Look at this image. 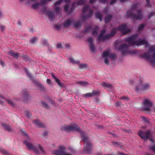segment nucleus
I'll use <instances>...</instances> for the list:
<instances>
[{
    "label": "nucleus",
    "instance_id": "nucleus-31",
    "mask_svg": "<svg viewBox=\"0 0 155 155\" xmlns=\"http://www.w3.org/2000/svg\"><path fill=\"white\" fill-rule=\"evenodd\" d=\"M86 2V0H79L76 3V4L78 5H81L84 4Z\"/></svg>",
    "mask_w": 155,
    "mask_h": 155
},
{
    "label": "nucleus",
    "instance_id": "nucleus-38",
    "mask_svg": "<svg viewBox=\"0 0 155 155\" xmlns=\"http://www.w3.org/2000/svg\"><path fill=\"white\" fill-rule=\"evenodd\" d=\"M2 125L4 127L6 130H7L8 131H10L11 130V128L8 126L4 124H2Z\"/></svg>",
    "mask_w": 155,
    "mask_h": 155
},
{
    "label": "nucleus",
    "instance_id": "nucleus-30",
    "mask_svg": "<svg viewBox=\"0 0 155 155\" xmlns=\"http://www.w3.org/2000/svg\"><path fill=\"white\" fill-rule=\"evenodd\" d=\"M112 17V16L110 15H109L107 17H106L104 19L105 23H107L109 22Z\"/></svg>",
    "mask_w": 155,
    "mask_h": 155
},
{
    "label": "nucleus",
    "instance_id": "nucleus-22",
    "mask_svg": "<svg viewBox=\"0 0 155 155\" xmlns=\"http://www.w3.org/2000/svg\"><path fill=\"white\" fill-rule=\"evenodd\" d=\"M34 123L35 125L38 127H44L45 125L40 122L38 120H35L34 121Z\"/></svg>",
    "mask_w": 155,
    "mask_h": 155
},
{
    "label": "nucleus",
    "instance_id": "nucleus-56",
    "mask_svg": "<svg viewBox=\"0 0 155 155\" xmlns=\"http://www.w3.org/2000/svg\"><path fill=\"white\" fill-rule=\"evenodd\" d=\"M46 82L48 84H51V80L49 79H47L46 80Z\"/></svg>",
    "mask_w": 155,
    "mask_h": 155
},
{
    "label": "nucleus",
    "instance_id": "nucleus-39",
    "mask_svg": "<svg viewBox=\"0 0 155 155\" xmlns=\"http://www.w3.org/2000/svg\"><path fill=\"white\" fill-rule=\"evenodd\" d=\"M149 51L151 52L155 51V45H153L150 48Z\"/></svg>",
    "mask_w": 155,
    "mask_h": 155
},
{
    "label": "nucleus",
    "instance_id": "nucleus-34",
    "mask_svg": "<svg viewBox=\"0 0 155 155\" xmlns=\"http://www.w3.org/2000/svg\"><path fill=\"white\" fill-rule=\"evenodd\" d=\"M81 21H78L74 24V26L75 28H78L81 26Z\"/></svg>",
    "mask_w": 155,
    "mask_h": 155
},
{
    "label": "nucleus",
    "instance_id": "nucleus-14",
    "mask_svg": "<svg viewBox=\"0 0 155 155\" xmlns=\"http://www.w3.org/2000/svg\"><path fill=\"white\" fill-rule=\"evenodd\" d=\"M129 48V45L125 44L121 45L118 48V50L122 52L123 54L127 52V50Z\"/></svg>",
    "mask_w": 155,
    "mask_h": 155
},
{
    "label": "nucleus",
    "instance_id": "nucleus-6",
    "mask_svg": "<svg viewBox=\"0 0 155 155\" xmlns=\"http://www.w3.org/2000/svg\"><path fill=\"white\" fill-rule=\"evenodd\" d=\"M150 84L148 83L142 84V81L140 80L139 81V82L135 86V91L140 93H142L146 91L149 89Z\"/></svg>",
    "mask_w": 155,
    "mask_h": 155
},
{
    "label": "nucleus",
    "instance_id": "nucleus-55",
    "mask_svg": "<svg viewBox=\"0 0 155 155\" xmlns=\"http://www.w3.org/2000/svg\"><path fill=\"white\" fill-rule=\"evenodd\" d=\"M25 71H26V73L28 75V76L30 78H32V76L31 75L28 73V72L27 69H25Z\"/></svg>",
    "mask_w": 155,
    "mask_h": 155
},
{
    "label": "nucleus",
    "instance_id": "nucleus-43",
    "mask_svg": "<svg viewBox=\"0 0 155 155\" xmlns=\"http://www.w3.org/2000/svg\"><path fill=\"white\" fill-rule=\"evenodd\" d=\"M120 100L123 99V100H126L127 101H128L129 100L128 97L127 96H125L121 97L120 98Z\"/></svg>",
    "mask_w": 155,
    "mask_h": 155
},
{
    "label": "nucleus",
    "instance_id": "nucleus-40",
    "mask_svg": "<svg viewBox=\"0 0 155 155\" xmlns=\"http://www.w3.org/2000/svg\"><path fill=\"white\" fill-rule=\"evenodd\" d=\"M25 113L26 116L28 118L30 117L31 116V113L28 111H25Z\"/></svg>",
    "mask_w": 155,
    "mask_h": 155
},
{
    "label": "nucleus",
    "instance_id": "nucleus-53",
    "mask_svg": "<svg viewBox=\"0 0 155 155\" xmlns=\"http://www.w3.org/2000/svg\"><path fill=\"white\" fill-rule=\"evenodd\" d=\"M69 8V6L68 5H66L64 7V10L66 12H68Z\"/></svg>",
    "mask_w": 155,
    "mask_h": 155
},
{
    "label": "nucleus",
    "instance_id": "nucleus-63",
    "mask_svg": "<svg viewBox=\"0 0 155 155\" xmlns=\"http://www.w3.org/2000/svg\"><path fill=\"white\" fill-rule=\"evenodd\" d=\"M39 86L41 87V90H42L44 89V86L43 85L40 84Z\"/></svg>",
    "mask_w": 155,
    "mask_h": 155
},
{
    "label": "nucleus",
    "instance_id": "nucleus-42",
    "mask_svg": "<svg viewBox=\"0 0 155 155\" xmlns=\"http://www.w3.org/2000/svg\"><path fill=\"white\" fill-rule=\"evenodd\" d=\"M145 26V25L144 24H142L140 25L138 28V30L139 31H141L142 30Z\"/></svg>",
    "mask_w": 155,
    "mask_h": 155
},
{
    "label": "nucleus",
    "instance_id": "nucleus-23",
    "mask_svg": "<svg viewBox=\"0 0 155 155\" xmlns=\"http://www.w3.org/2000/svg\"><path fill=\"white\" fill-rule=\"evenodd\" d=\"M0 152L4 155H11V154L8 151L1 147H0Z\"/></svg>",
    "mask_w": 155,
    "mask_h": 155
},
{
    "label": "nucleus",
    "instance_id": "nucleus-59",
    "mask_svg": "<svg viewBox=\"0 0 155 155\" xmlns=\"http://www.w3.org/2000/svg\"><path fill=\"white\" fill-rule=\"evenodd\" d=\"M51 77H53L54 79L55 80L56 79H57L58 78L57 77H56L54 74H52L51 75Z\"/></svg>",
    "mask_w": 155,
    "mask_h": 155
},
{
    "label": "nucleus",
    "instance_id": "nucleus-4",
    "mask_svg": "<svg viewBox=\"0 0 155 155\" xmlns=\"http://www.w3.org/2000/svg\"><path fill=\"white\" fill-rule=\"evenodd\" d=\"M138 36L137 35L127 38L125 40L130 42V45L134 46L137 45L140 46L143 44H147V45H149V43H147V41L145 38L143 39H140L138 40H136Z\"/></svg>",
    "mask_w": 155,
    "mask_h": 155
},
{
    "label": "nucleus",
    "instance_id": "nucleus-64",
    "mask_svg": "<svg viewBox=\"0 0 155 155\" xmlns=\"http://www.w3.org/2000/svg\"><path fill=\"white\" fill-rule=\"evenodd\" d=\"M17 24L18 25H21L22 24V23H21V22L20 21H18Z\"/></svg>",
    "mask_w": 155,
    "mask_h": 155
},
{
    "label": "nucleus",
    "instance_id": "nucleus-16",
    "mask_svg": "<svg viewBox=\"0 0 155 155\" xmlns=\"http://www.w3.org/2000/svg\"><path fill=\"white\" fill-rule=\"evenodd\" d=\"M87 41L89 43V45L90 47L91 50L93 52H95V48L93 44V40L92 38L89 37L87 39Z\"/></svg>",
    "mask_w": 155,
    "mask_h": 155
},
{
    "label": "nucleus",
    "instance_id": "nucleus-37",
    "mask_svg": "<svg viewBox=\"0 0 155 155\" xmlns=\"http://www.w3.org/2000/svg\"><path fill=\"white\" fill-rule=\"evenodd\" d=\"M38 39L36 37L33 38H31L30 40V41L31 43L34 44L37 41Z\"/></svg>",
    "mask_w": 155,
    "mask_h": 155
},
{
    "label": "nucleus",
    "instance_id": "nucleus-51",
    "mask_svg": "<svg viewBox=\"0 0 155 155\" xmlns=\"http://www.w3.org/2000/svg\"><path fill=\"white\" fill-rule=\"evenodd\" d=\"M0 30L2 31H5V27L3 25H0Z\"/></svg>",
    "mask_w": 155,
    "mask_h": 155
},
{
    "label": "nucleus",
    "instance_id": "nucleus-28",
    "mask_svg": "<svg viewBox=\"0 0 155 155\" xmlns=\"http://www.w3.org/2000/svg\"><path fill=\"white\" fill-rule=\"evenodd\" d=\"M95 17L99 19L101 21L102 20V17L101 14L98 12H97L95 14Z\"/></svg>",
    "mask_w": 155,
    "mask_h": 155
},
{
    "label": "nucleus",
    "instance_id": "nucleus-35",
    "mask_svg": "<svg viewBox=\"0 0 155 155\" xmlns=\"http://www.w3.org/2000/svg\"><path fill=\"white\" fill-rule=\"evenodd\" d=\"M83 96L85 98L93 97L92 93H88L85 94L83 95Z\"/></svg>",
    "mask_w": 155,
    "mask_h": 155
},
{
    "label": "nucleus",
    "instance_id": "nucleus-50",
    "mask_svg": "<svg viewBox=\"0 0 155 155\" xmlns=\"http://www.w3.org/2000/svg\"><path fill=\"white\" fill-rule=\"evenodd\" d=\"M141 118L144 121H145V122L147 123H149L148 120H147V119L146 118V117H141Z\"/></svg>",
    "mask_w": 155,
    "mask_h": 155
},
{
    "label": "nucleus",
    "instance_id": "nucleus-5",
    "mask_svg": "<svg viewBox=\"0 0 155 155\" xmlns=\"http://www.w3.org/2000/svg\"><path fill=\"white\" fill-rule=\"evenodd\" d=\"M136 7V5H134L132 8L127 11L126 13V15L127 16L132 17V19L134 20L141 19L142 17V12L140 10L138 11L137 13L134 14L133 13L134 9Z\"/></svg>",
    "mask_w": 155,
    "mask_h": 155
},
{
    "label": "nucleus",
    "instance_id": "nucleus-48",
    "mask_svg": "<svg viewBox=\"0 0 155 155\" xmlns=\"http://www.w3.org/2000/svg\"><path fill=\"white\" fill-rule=\"evenodd\" d=\"M155 14V12H153L150 13L149 15L148 19H149L154 14Z\"/></svg>",
    "mask_w": 155,
    "mask_h": 155
},
{
    "label": "nucleus",
    "instance_id": "nucleus-25",
    "mask_svg": "<svg viewBox=\"0 0 155 155\" xmlns=\"http://www.w3.org/2000/svg\"><path fill=\"white\" fill-rule=\"evenodd\" d=\"M22 97L23 98L25 102H26L28 100V95L26 91H25L22 93Z\"/></svg>",
    "mask_w": 155,
    "mask_h": 155
},
{
    "label": "nucleus",
    "instance_id": "nucleus-17",
    "mask_svg": "<svg viewBox=\"0 0 155 155\" xmlns=\"http://www.w3.org/2000/svg\"><path fill=\"white\" fill-rule=\"evenodd\" d=\"M63 1V0H59L57 2L54 4V9L56 12H59L61 10L60 7L58 5H59Z\"/></svg>",
    "mask_w": 155,
    "mask_h": 155
},
{
    "label": "nucleus",
    "instance_id": "nucleus-27",
    "mask_svg": "<svg viewBox=\"0 0 155 155\" xmlns=\"http://www.w3.org/2000/svg\"><path fill=\"white\" fill-rule=\"evenodd\" d=\"M79 65V67L81 69L86 68L87 67L88 65L86 64H78Z\"/></svg>",
    "mask_w": 155,
    "mask_h": 155
},
{
    "label": "nucleus",
    "instance_id": "nucleus-13",
    "mask_svg": "<svg viewBox=\"0 0 155 155\" xmlns=\"http://www.w3.org/2000/svg\"><path fill=\"white\" fill-rule=\"evenodd\" d=\"M152 102L150 100L146 99L144 100L143 101V110L150 111V107L152 105Z\"/></svg>",
    "mask_w": 155,
    "mask_h": 155
},
{
    "label": "nucleus",
    "instance_id": "nucleus-36",
    "mask_svg": "<svg viewBox=\"0 0 155 155\" xmlns=\"http://www.w3.org/2000/svg\"><path fill=\"white\" fill-rule=\"evenodd\" d=\"M76 3L75 2H73L72 4V5H71V7L70 9L69 10V13H71L74 10V7L75 6V5Z\"/></svg>",
    "mask_w": 155,
    "mask_h": 155
},
{
    "label": "nucleus",
    "instance_id": "nucleus-21",
    "mask_svg": "<svg viewBox=\"0 0 155 155\" xmlns=\"http://www.w3.org/2000/svg\"><path fill=\"white\" fill-rule=\"evenodd\" d=\"M45 14L48 16L49 18L51 20H52L54 18V12H52L48 11L46 12Z\"/></svg>",
    "mask_w": 155,
    "mask_h": 155
},
{
    "label": "nucleus",
    "instance_id": "nucleus-32",
    "mask_svg": "<svg viewBox=\"0 0 155 155\" xmlns=\"http://www.w3.org/2000/svg\"><path fill=\"white\" fill-rule=\"evenodd\" d=\"M98 28L97 26H96L94 29L92 31V35H97V31L98 29Z\"/></svg>",
    "mask_w": 155,
    "mask_h": 155
},
{
    "label": "nucleus",
    "instance_id": "nucleus-26",
    "mask_svg": "<svg viewBox=\"0 0 155 155\" xmlns=\"http://www.w3.org/2000/svg\"><path fill=\"white\" fill-rule=\"evenodd\" d=\"M77 84H78L81 85L85 86L89 84L87 82L84 81H78L76 82Z\"/></svg>",
    "mask_w": 155,
    "mask_h": 155
},
{
    "label": "nucleus",
    "instance_id": "nucleus-10",
    "mask_svg": "<svg viewBox=\"0 0 155 155\" xmlns=\"http://www.w3.org/2000/svg\"><path fill=\"white\" fill-rule=\"evenodd\" d=\"M138 134L140 137L144 140L149 138L152 136V133L150 130H147L146 131L140 130L138 132Z\"/></svg>",
    "mask_w": 155,
    "mask_h": 155
},
{
    "label": "nucleus",
    "instance_id": "nucleus-60",
    "mask_svg": "<svg viewBox=\"0 0 155 155\" xmlns=\"http://www.w3.org/2000/svg\"><path fill=\"white\" fill-rule=\"evenodd\" d=\"M97 0H90L89 3L92 4L94 2L96 1Z\"/></svg>",
    "mask_w": 155,
    "mask_h": 155
},
{
    "label": "nucleus",
    "instance_id": "nucleus-54",
    "mask_svg": "<svg viewBox=\"0 0 155 155\" xmlns=\"http://www.w3.org/2000/svg\"><path fill=\"white\" fill-rule=\"evenodd\" d=\"M55 28L57 29L60 30L61 29V26L60 25H56L55 26Z\"/></svg>",
    "mask_w": 155,
    "mask_h": 155
},
{
    "label": "nucleus",
    "instance_id": "nucleus-11",
    "mask_svg": "<svg viewBox=\"0 0 155 155\" xmlns=\"http://www.w3.org/2000/svg\"><path fill=\"white\" fill-rule=\"evenodd\" d=\"M54 153L55 155H72L71 153L66 152L65 148L63 146L60 147L59 150L54 151Z\"/></svg>",
    "mask_w": 155,
    "mask_h": 155
},
{
    "label": "nucleus",
    "instance_id": "nucleus-52",
    "mask_svg": "<svg viewBox=\"0 0 155 155\" xmlns=\"http://www.w3.org/2000/svg\"><path fill=\"white\" fill-rule=\"evenodd\" d=\"M147 2V6L148 7H151V5L150 4V0H146Z\"/></svg>",
    "mask_w": 155,
    "mask_h": 155
},
{
    "label": "nucleus",
    "instance_id": "nucleus-47",
    "mask_svg": "<svg viewBox=\"0 0 155 155\" xmlns=\"http://www.w3.org/2000/svg\"><path fill=\"white\" fill-rule=\"evenodd\" d=\"M57 48H61L62 47V44L61 42L58 43L56 45Z\"/></svg>",
    "mask_w": 155,
    "mask_h": 155
},
{
    "label": "nucleus",
    "instance_id": "nucleus-57",
    "mask_svg": "<svg viewBox=\"0 0 155 155\" xmlns=\"http://www.w3.org/2000/svg\"><path fill=\"white\" fill-rule=\"evenodd\" d=\"M121 103V102H117L115 103V104L116 106H118Z\"/></svg>",
    "mask_w": 155,
    "mask_h": 155
},
{
    "label": "nucleus",
    "instance_id": "nucleus-49",
    "mask_svg": "<svg viewBox=\"0 0 155 155\" xmlns=\"http://www.w3.org/2000/svg\"><path fill=\"white\" fill-rule=\"evenodd\" d=\"M108 2V1H107V0H99V2L103 4H105L106 3H107Z\"/></svg>",
    "mask_w": 155,
    "mask_h": 155
},
{
    "label": "nucleus",
    "instance_id": "nucleus-46",
    "mask_svg": "<svg viewBox=\"0 0 155 155\" xmlns=\"http://www.w3.org/2000/svg\"><path fill=\"white\" fill-rule=\"evenodd\" d=\"M22 58L25 60H28L29 59L28 56L25 55L23 56Z\"/></svg>",
    "mask_w": 155,
    "mask_h": 155
},
{
    "label": "nucleus",
    "instance_id": "nucleus-20",
    "mask_svg": "<svg viewBox=\"0 0 155 155\" xmlns=\"http://www.w3.org/2000/svg\"><path fill=\"white\" fill-rule=\"evenodd\" d=\"M150 140L152 143V145L149 147L150 149L153 151L155 152V143L154 142L153 139L150 138Z\"/></svg>",
    "mask_w": 155,
    "mask_h": 155
},
{
    "label": "nucleus",
    "instance_id": "nucleus-3",
    "mask_svg": "<svg viewBox=\"0 0 155 155\" xmlns=\"http://www.w3.org/2000/svg\"><path fill=\"white\" fill-rule=\"evenodd\" d=\"M22 134L25 136L26 139L24 141V143L26 145L27 148L29 150H32L36 154H39L40 153L44 154L45 153L43 147L40 144H38L36 146H35L31 143L32 140L28 136L26 132L21 130Z\"/></svg>",
    "mask_w": 155,
    "mask_h": 155
},
{
    "label": "nucleus",
    "instance_id": "nucleus-62",
    "mask_svg": "<svg viewBox=\"0 0 155 155\" xmlns=\"http://www.w3.org/2000/svg\"><path fill=\"white\" fill-rule=\"evenodd\" d=\"M47 0H42L41 1V3L42 4H45L47 2Z\"/></svg>",
    "mask_w": 155,
    "mask_h": 155
},
{
    "label": "nucleus",
    "instance_id": "nucleus-61",
    "mask_svg": "<svg viewBox=\"0 0 155 155\" xmlns=\"http://www.w3.org/2000/svg\"><path fill=\"white\" fill-rule=\"evenodd\" d=\"M108 8H104V11H103L105 13H106L107 12V11L108 10Z\"/></svg>",
    "mask_w": 155,
    "mask_h": 155
},
{
    "label": "nucleus",
    "instance_id": "nucleus-19",
    "mask_svg": "<svg viewBox=\"0 0 155 155\" xmlns=\"http://www.w3.org/2000/svg\"><path fill=\"white\" fill-rule=\"evenodd\" d=\"M8 54L12 56L14 58H18L19 56V54L17 52H14L12 51H10L8 52Z\"/></svg>",
    "mask_w": 155,
    "mask_h": 155
},
{
    "label": "nucleus",
    "instance_id": "nucleus-1",
    "mask_svg": "<svg viewBox=\"0 0 155 155\" xmlns=\"http://www.w3.org/2000/svg\"><path fill=\"white\" fill-rule=\"evenodd\" d=\"M61 130L62 131L66 132H70L73 130L79 131L81 136L82 140L85 142V143H84V152L87 153H90L91 150L92 148V145L88 141V137L86 134L85 132L81 130L77 125L73 124L71 125L62 126L61 127Z\"/></svg>",
    "mask_w": 155,
    "mask_h": 155
},
{
    "label": "nucleus",
    "instance_id": "nucleus-33",
    "mask_svg": "<svg viewBox=\"0 0 155 155\" xmlns=\"http://www.w3.org/2000/svg\"><path fill=\"white\" fill-rule=\"evenodd\" d=\"M55 81L58 83V85L60 87H63V84L61 83L60 80L57 78V79H56L55 80Z\"/></svg>",
    "mask_w": 155,
    "mask_h": 155
},
{
    "label": "nucleus",
    "instance_id": "nucleus-41",
    "mask_svg": "<svg viewBox=\"0 0 155 155\" xmlns=\"http://www.w3.org/2000/svg\"><path fill=\"white\" fill-rule=\"evenodd\" d=\"M42 43L43 45H46L48 44V41L47 40L43 39L42 40Z\"/></svg>",
    "mask_w": 155,
    "mask_h": 155
},
{
    "label": "nucleus",
    "instance_id": "nucleus-9",
    "mask_svg": "<svg viewBox=\"0 0 155 155\" xmlns=\"http://www.w3.org/2000/svg\"><path fill=\"white\" fill-rule=\"evenodd\" d=\"M102 57L104 58V61L107 64H109V62L108 58H110L112 60H114L116 58L115 54L112 53H110L108 51L104 52L102 54Z\"/></svg>",
    "mask_w": 155,
    "mask_h": 155
},
{
    "label": "nucleus",
    "instance_id": "nucleus-45",
    "mask_svg": "<svg viewBox=\"0 0 155 155\" xmlns=\"http://www.w3.org/2000/svg\"><path fill=\"white\" fill-rule=\"evenodd\" d=\"M39 6V4L38 3H35L32 5V7L34 9H36Z\"/></svg>",
    "mask_w": 155,
    "mask_h": 155
},
{
    "label": "nucleus",
    "instance_id": "nucleus-8",
    "mask_svg": "<svg viewBox=\"0 0 155 155\" xmlns=\"http://www.w3.org/2000/svg\"><path fill=\"white\" fill-rule=\"evenodd\" d=\"M142 57L147 59L152 65H155V52L153 53V55H151L150 52L145 53L142 55Z\"/></svg>",
    "mask_w": 155,
    "mask_h": 155
},
{
    "label": "nucleus",
    "instance_id": "nucleus-58",
    "mask_svg": "<svg viewBox=\"0 0 155 155\" xmlns=\"http://www.w3.org/2000/svg\"><path fill=\"white\" fill-rule=\"evenodd\" d=\"M116 1V0H112L110 2V5H113V4H114L115 2Z\"/></svg>",
    "mask_w": 155,
    "mask_h": 155
},
{
    "label": "nucleus",
    "instance_id": "nucleus-2",
    "mask_svg": "<svg viewBox=\"0 0 155 155\" xmlns=\"http://www.w3.org/2000/svg\"><path fill=\"white\" fill-rule=\"evenodd\" d=\"M117 30H118L121 31L123 35H124L129 32L131 30L128 28V27L126 24H123L119 26L117 29L114 28L111 31V33L110 34H107L104 35L106 30H103L101 32L98 37V41L99 42L101 41H105L110 37L114 36Z\"/></svg>",
    "mask_w": 155,
    "mask_h": 155
},
{
    "label": "nucleus",
    "instance_id": "nucleus-15",
    "mask_svg": "<svg viewBox=\"0 0 155 155\" xmlns=\"http://www.w3.org/2000/svg\"><path fill=\"white\" fill-rule=\"evenodd\" d=\"M102 85L107 90L111 91L114 88V86L111 84L107 82H104Z\"/></svg>",
    "mask_w": 155,
    "mask_h": 155
},
{
    "label": "nucleus",
    "instance_id": "nucleus-29",
    "mask_svg": "<svg viewBox=\"0 0 155 155\" xmlns=\"http://www.w3.org/2000/svg\"><path fill=\"white\" fill-rule=\"evenodd\" d=\"M91 93L93 97L94 96H98L100 94V91H93Z\"/></svg>",
    "mask_w": 155,
    "mask_h": 155
},
{
    "label": "nucleus",
    "instance_id": "nucleus-24",
    "mask_svg": "<svg viewBox=\"0 0 155 155\" xmlns=\"http://www.w3.org/2000/svg\"><path fill=\"white\" fill-rule=\"evenodd\" d=\"M70 62L73 64H79L80 61H76L74 59L70 57L68 58Z\"/></svg>",
    "mask_w": 155,
    "mask_h": 155
},
{
    "label": "nucleus",
    "instance_id": "nucleus-44",
    "mask_svg": "<svg viewBox=\"0 0 155 155\" xmlns=\"http://www.w3.org/2000/svg\"><path fill=\"white\" fill-rule=\"evenodd\" d=\"M42 104L43 106L45 107L47 109H48L49 108V107L48 104L45 102H42Z\"/></svg>",
    "mask_w": 155,
    "mask_h": 155
},
{
    "label": "nucleus",
    "instance_id": "nucleus-7",
    "mask_svg": "<svg viewBox=\"0 0 155 155\" xmlns=\"http://www.w3.org/2000/svg\"><path fill=\"white\" fill-rule=\"evenodd\" d=\"M82 14V20L84 21L85 18L91 16L93 14V11L91 9H90L89 6H86L83 9Z\"/></svg>",
    "mask_w": 155,
    "mask_h": 155
},
{
    "label": "nucleus",
    "instance_id": "nucleus-12",
    "mask_svg": "<svg viewBox=\"0 0 155 155\" xmlns=\"http://www.w3.org/2000/svg\"><path fill=\"white\" fill-rule=\"evenodd\" d=\"M6 101L8 104L12 107L15 106V104L10 99H6L3 96L0 94V103L3 106L4 105V102Z\"/></svg>",
    "mask_w": 155,
    "mask_h": 155
},
{
    "label": "nucleus",
    "instance_id": "nucleus-18",
    "mask_svg": "<svg viewBox=\"0 0 155 155\" xmlns=\"http://www.w3.org/2000/svg\"><path fill=\"white\" fill-rule=\"evenodd\" d=\"M73 22V21L71 19H67L65 22L64 23L63 26L65 28L69 27L71 24Z\"/></svg>",
    "mask_w": 155,
    "mask_h": 155
}]
</instances>
